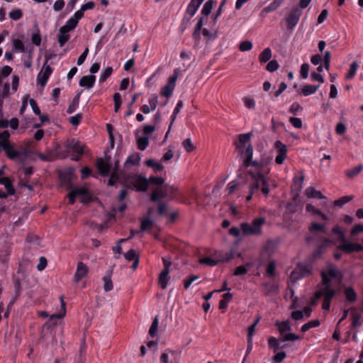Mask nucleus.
Returning a JSON list of instances; mask_svg holds the SVG:
<instances>
[{
	"label": "nucleus",
	"instance_id": "nucleus-1",
	"mask_svg": "<svg viewBox=\"0 0 363 363\" xmlns=\"http://www.w3.org/2000/svg\"><path fill=\"white\" fill-rule=\"evenodd\" d=\"M266 219L264 217H259L253 219L251 224L242 223L240 228L232 227L229 230V234L234 237H239L242 232L244 236L256 235L262 234V225L265 223Z\"/></svg>",
	"mask_w": 363,
	"mask_h": 363
},
{
	"label": "nucleus",
	"instance_id": "nucleus-2",
	"mask_svg": "<svg viewBox=\"0 0 363 363\" xmlns=\"http://www.w3.org/2000/svg\"><path fill=\"white\" fill-rule=\"evenodd\" d=\"M107 152L108 150L104 151L105 160L102 157H99L96 160V166L99 173L103 177H108L112 168V164L110 162L111 156L107 155Z\"/></svg>",
	"mask_w": 363,
	"mask_h": 363
},
{
	"label": "nucleus",
	"instance_id": "nucleus-3",
	"mask_svg": "<svg viewBox=\"0 0 363 363\" xmlns=\"http://www.w3.org/2000/svg\"><path fill=\"white\" fill-rule=\"evenodd\" d=\"M312 267L308 264L299 263L296 267L292 271L291 274V279L292 281H296L306 277L311 274Z\"/></svg>",
	"mask_w": 363,
	"mask_h": 363
},
{
	"label": "nucleus",
	"instance_id": "nucleus-4",
	"mask_svg": "<svg viewBox=\"0 0 363 363\" xmlns=\"http://www.w3.org/2000/svg\"><path fill=\"white\" fill-rule=\"evenodd\" d=\"M302 13V10L298 6H296L291 9L290 13L285 18L288 30H292L294 28V27L298 23Z\"/></svg>",
	"mask_w": 363,
	"mask_h": 363
},
{
	"label": "nucleus",
	"instance_id": "nucleus-5",
	"mask_svg": "<svg viewBox=\"0 0 363 363\" xmlns=\"http://www.w3.org/2000/svg\"><path fill=\"white\" fill-rule=\"evenodd\" d=\"M203 3L201 0H191L190 3L189 4L186 13L189 15V17H186V16H184L182 26V31L186 28V24L189 23L191 17L194 16L196 11L199 8L200 5Z\"/></svg>",
	"mask_w": 363,
	"mask_h": 363
},
{
	"label": "nucleus",
	"instance_id": "nucleus-6",
	"mask_svg": "<svg viewBox=\"0 0 363 363\" xmlns=\"http://www.w3.org/2000/svg\"><path fill=\"white\" fill-rule=\"evenodd\" d=\"M3 150L5 152L6 156L11 160L19 159L24 160L27 157V150H24L23 152H20L15 149L13 145L11 143L4 147Z\"/></svg>",
	"mask_w": 363,
	"mask_h": 363
},
{
	"label": "nucleus",
	"instance_id": "nucleus-7",
	"mask_svg": "<svg viewBox=\"0 0 363 363\" xmlns=\"http://www.w3.org/2000/svg\"><path fill=\"white\" fill-rule=\"evenodd\" d=\"M234 145L240 154L245 155V158L243 161L244 166L246 167H249L253 155V147L252 144L249 143L247 147L244 145L240 146L238 144Z\"/></svg>",
	"mask_w": 363,
	"mask_h": 363
},
{
	"label": "nucleus",
	"instance_id": "nucleus-8",
	"mask_svg": "<svg viewBox=\"0 0 363 363\" xmlns=\"http://www.w3.org/2000/svg\"><path fill=\"white\" fill-rule=\"evenodd\" d=\"M274 147L277 152V155L275 158V162L277 164H282L285 160L287 155V147L280 140H277L274 143Z\"/></svg>",
	"mask_w": 363,
	"mask_h": 363
},
{
	"label": "nucleus",
	"instance_id": "nucleus-9",
	"mask_svg": "<svg viewBox=\"0 0 363 363\" xmlns=\"http://www.w3.org/2000/svg\"><path fill=\"white\" fill-rule=\"evenodd\" d=\"M65 146L67 149L72 150L74 154H76V155L72 157V160L74 161L79 160L81 155H82L84 153L83 145L81 144V143L72 140L71 141L67 142Z\"/></svg>",
	"mask_w": 363,
	"mask_h": 363
},
{
	"label": "nucleus",
	"instance_id": "nucleus-10",
	"mask_svg": "<svg viewBox=\"0 0 363 363\" xmlns=\"http://www.w3.org/2000/svg\"><path fill=\"white\" fill-rule=\"evenodd\" d=\"M342 244L337 247V249L344 252L345 253L350 254L353 252L363 251V246L358 243H352L346 239V241H342Z\"/></svg>",
	"mask_w": 363,
	"mask_h": 363
},
{
	"label": "nucleus",
	"instance_id": "nucleus-11",
	"mask_svg": "<svg viewBox=\"0 0 363 363\" xmlns=\"http://www.w3.org/2000/svg\"><path fill=\"white\" fill-rule=\"evenodd\" d=\"M133 184L138 191H146L149 182L146 177L136 174L133 177Z\"/></svg>",
	"mask_w": 363,
	"mask_h": 363
},
{
	"label": "nucleus",
	"instance_id": "nucleus-12",
	"mask_svg": "<svg viewBox=\"0 0 363 363\" xmlns=\"http://www.w3.org/2000/svg\"><path fill=\"white\" fill-rule=\"evenodd\" d=\"M168 195V189H164V187L156 188L152 191L150 199L151 202L156 203L165 199Z\"/></svg>",
	"mask_w": 363,
	"mask_h": 363
},
{
	"label": "nucleus",
	"instance_id": "nucleus-13",
	"mask_svg": "<svg viewBox=\"0 0 363 363\" xmlns=\"http://www.w3.org/2000/svg\"><path fill=\"white\" fill-rule=\"evenodd\" d=\"M88 271L89 269L87 266L82 262H79L74 276V281L77 283L79 282L86 276Z\"/></svg>",
	"mask_w": 363,
	"mask_h": 363
},
{
	"label": "nucleus",
	"instance_id": "nucleus-14",
	"mask_svg": "<svg viewBox=\"0 0 363 363\" xmlns=\"http://www.w3.org/2000/svg\"><path fill=\"white\" fill-rule=\"evenodd\" d=\"M52 72V69L49 65H47L46 67L44 66L43 72H40L37 76L38 83L40 84L42 86H45Z\"/></svg>",
	"mask_w": 363,
	"mask_h": 363
},
{
	"label": "nucleus",
	"instance_id": "nucleus-15",
	"mask_svg": "<svg viewBox=\"0 0 363 363\" xmlns=\"http://www.w3.org/2000/svg\"><path fill=\"white\" fill-rule=\"evenodd\" d=\"M331 240L328 238H323V243L319 245L313 252L312 257L313 259H316L322 255L325 248L331 243Z\"/></svg>",
	"mask_w": 363,
	"mask_h": 363
},
{
	"label": "nucleus",
	"instance_id": "nucleus-16",
	"mask_svg": "<svg viewBox=\"0 0 363 363\" xmlns=\"http://www.w3.org/2000/svg\"><path fill=\"white\" fill-rule=\"evenodd\" d=\"M96 77L93 74L83 76L79 82L80 86L91 88L94 85Z\"/></svg>",
	"mask_w": 363,
	"mask_h": 363
},
{
	"label": "nucleus",
	"instance_id": "nucleus-17",
	"mask_svg": "<svg viewBox=\"0 0 363 363\" xmlns=\"http://www.w3.org/2000/svg\"><path fill=\"white\" fill-rule=\"evenodd\" d=\"M169 269L162 270L159 275V284L162 289H165L167 286L168 282L170 279Z\"/></svg>",
	"mask_w": 363,
	"mask_h": 363
},
{
	"label": "nucleus",
	"instance_id": "nucleus-18",
	"mask_svg": "<svg viewBox=\"0 0 363 363\" xmlns=\"http://www.w3.org/2000/svg\"><path fill=\"white\" fill-rule=\"evenodd\" d=\"M112 272V269L108 270L103 277L104 289L105 291H110L113 288V282L111 280Z\"/></svg>",
	"mask_w": 363,
	"mask_h": 363
},
{
	"label": "nucleus",
	"instance_id": "nucleus-19",
	"mask_svg": "<svg viewBox=\"0 0 363 363\" xmlns=\"http://www.w3.org/2000/svg\"><path fill=\"white\" fill-rule=\"evenodd\" d=\"M0 184L4 185L6 190V194L9 195H14L16 193V190L12 184L11 180L9 177H2L0 179Z\"/></svg>",
	"mask_w": 363,
	"mask_h": 363
},
{
	"label": "nucleus",
	"instance_id": "nucleus-20",
	"mask_svg": "<svg viewBox=\"0 0 363 363\" xmlns=\"http://www.w3.org/2000/svg\"><path fill=\"white\" fill-rule=\"evenodd\" d=\"M13 284H14V291H15V295L11 301L9 303L8 307L11 306L14 302L16 301V299L20 296L21 294V280L18 278H13Z\"/></svg>",
	"mask_w": 363,
	"mask_h": 363
},
{
	"label": "nucleus",
	"instance_id": "nucleus-21",
	"mask_svg": "<svg viewBox=\"0 0 363 363\" xmlns=\"http://www.w3.org/2000/svg\"><path fill=\"white\" fill-rule=\"evenodd\" d=\"M306 195L308 198H316L319 199H325L326 197L320 191L313 186L308 187L305 191Z\"/></svg>",
	"mask_w": 363,
	"mask_h": 363
},
{
	"label": "nucleus",
	"instance_id": "nucleus-22",
	"mask_svg": "<svg viewBox=\"0 0 363 363\" xmlns=\"http://www.w3.org/2000/svg\"><path fill=\"white\" fill-rule=\"evenodd\" d=\"M77 24L78 23H77V21L75 19H72L70 18L67 20L65 25H64L59 29V32L69 33V31L74 30L77 27Z\"/></svg>",
	"mask_w": 363,
	"mask_h": 363
},
{
	"label": "nucleus",
	"instance_id": "nucleus-23",
	"mask_svg": "<svg viewBox=\"0 0 363 363\" xmlns=\"http://www.w3.org/2000/svg\"><path fill=\"white\" fill-rule=\"evenodd\" d=\"M346 300L350 303H354L357 301V295L354 289L351 286L345 289Z\"/></svg>",
	"mask_w": 363,
	"mask_h": 363
},
{
	"label": "nucleus",
	"instance_id": "nucleus-24",
	"mask_svg": "<svg viewBox=\"0 0 363 363\" xmlns=\"http://www.w3.org/2000/svg\"><path fill=\"white\" fill-rule=\"evenodd\" d=\"M319 87L320 85L306 84L302 87L301 94L305 96H309L315 93Z\"/></svg>",
	"mask_w": 363,
	"mask_h": 363
},
{
	"label": "nucleus",
	"instance_id": "nucleus-25",
	"mask_svg": "<svg viewBox=\"0 0 363 363\" xmlns=\"http://www.w3.org/2000/svg\"><path fill=\"white\" fill-rule=\"evenodd\" d=\"M252 135V133L240 134L238 135V139L235 141L234 144H238L239 146L242 145H246L247 144L248 145L250 143V142Z\"/></svg>",
	"mask_w": 363,
	"mask_h": 363
},
{
	"label": "nucleus",
	"instance_id": "nucleus-26",
	"mask_svg": "<svg viewBox=\"0 0 363 363\" xmlns=\"http://www.w3.org/2000/svg\"><path fill=\"white\" fill-rule=\"evenodd\" d=\"M74 194L77 196H82L86 198V200H83L82 202H88L90 201V196L89 191L86 187L80 186L77 187L72 190Z\"/></svg>",
	"mask_w": 363,
	"mask_h": 363
},
{
	"label": "nucleus",
	"instance_id": "nucleus-27",
	"mask_svg": "<svg viewBox=\"0 0 363 363\" xmlns=\"http://www.w3.org/2000/svg\"><path fill=\"white\" fill-rule=\"evenodd\" d=\"M284 0H274L267 6L263 9V12L270 13L278 9V8L282 4Z\"/></svg>",
	"mask_w": 363,
	"mask_h": 363
},
{
	"label": "nucleus",
	"instance_id": "nucleus-28",
	"mask_svg": "<svg viewBox=\"0 0 363 363\" xmlns=\"http://www.w3.org/2000/svg\"><path fill=\"white\" fill-rule=\"evenodd\" d=\"M272 57V50L269 48H267L259 55V61L261 63H265Z\"/></svg>",
	"mask_w": 363,
	"mask_h": 363
},
{
	"label": "nucleus",
	"instance_id": "nucleus-29",
	"mask_svg": "<svg viewBox=\"0 0 363 363\" xmlns=\"http://www.w3.org/2000/svg\"><path fill=\"white\" fill-rule=\"evenodd\" d=\"M275 325L278 328L279 332L281 334H284L286 332H289L291 330V327L289 321L279 322L277 321Z\"/></svg>",
	"mask_w": 363,
	"mask_h": 363
},
{
	"label": "nucleus",
	"instance_id": "nucleus-30",
	"mask_svg": "<svg viewBox=\"0 0 363 363\" xmlns=\"http://www.w3.org/2000/svg\"><path fill=\"white\" fill-rule=\"evenodd\" d=\"M249 174L252 176L254 181L250 186V192H251V194H255V193L258 192V190L259 189V179H257L255 174L252 172H249Z\"/></svg>",
	"mask_w": 363,
	"mask_h": 363
},
{
	"label": "nucleus",
	"instance_id": "nucleus-31",
	"mask_svg": "<svg viewBox=\"0 0 363 363\" xmlns=\"http://www.w3.org/2000/svg\"><path fill=\"white\" fill-rule=\"evenodd\" d=\"M138 148L142 151L145 150L149 145V138L147 136L137 137Z\"/></svg>",
	"mask_w": 363,
	"mask_h": 363
},
{
	"label": "nucleus",
	"instance_id": "nucleus-32",
	"mask_svg": "<svg viewBox=\"0 0 363 363\" xmlns=\"http://www.w3.org/2000/svg\"><path fill=\"white\" fill-rule=\"evenodd\" d=\"M145 164L148 167H151V168H154L156 171L157 172H160V171H162L163 169H164V166L155 161L154 160L152 159H149V160H147L145 162Z\"/></svg>",
	"mask_w": 363,
	"mask_h": 363
},
{
	"label": "nucleus",
	"instance_id": "nucleus-33",
	"mask_svg": "<svg viewBox=\"0 0 363 363\" xmlns=\"http://www.w3.org/2000/svg\"><path fill=\"white\" fill-rule=\"evenodd\" d=\"M10 133L8 130H4L0 133V147L3 149L5 145L10 144Z\"/></svg>",
	"mask_w": 363,
	"mask_h": 363
},
{
	"label": "nucleus",
	"instance_id": "nucleus-34",
	"mask_svg": "<svg viewBox=\"0 0 363 363\" xmlns=\"http://www.w3.org/2000/svg\"><path fill=\"white\" fill-rule=\"evenodd\" d=\"M280 342H283L281 339H277L274 337H270L268 339L269 347L273 349L274 352L280 349Z\"/></svg>",
	"mask_w": 363,
	"mask_h": 363
},
{
	"label": "nucleus",
	"instance_id": "nucleus-35",
	"mask_svg": "<svg viewBox=\"0 0 363 363\" xmlns=\"http://www.w3.org/2000/svg\"><path fill=\"white\" fill-rule=\"evenodd\" d=\"M215 3L216 1L213 0L207 1L201 10V13L204 16H208L211 13L213 4Z\"/></svg>",
	"mask_w": 363,
	"mask_h": 363
},
{
	"label": "nucleus",
	"instance_id": "nucleus-36",
	"mask_svg": "<svg viewBox=\"0 0 363 363\" xmlns=\"http://www.w3.org/2000/svg\"><path fill=\"white\" fill-rule=\"evenodd\" d=\"M79 98H80V93L77 94L74 97L72 104H70L67 108V113L71 114L75 111L77 107L79 106Z\"/></svg>",
	"mask_w": 363,
	"mask_h": 363
},
{
	"label": "nucleus",
	"instance_id": "nucleus-37",
	"mask_svg": "<svg viewBox=\"0 0 363 363\" xmlns=\"http://www.w3.org/2000/svg\"><path fill=\"white\" fill-rule=\"evenodd\" d=\"M60 179L63 184H69L72 182V172H64L60 174Z\"/></svg>",
	"mask_w": 363,
	"mask_h": 363
},
{
	"label": "nucleus",
	"instance_id": "nucleus-38",
	"mask_svg": "<svg viewBox=\"0 0 363 363\" xmlns=\"http://www.w3.org/2000/svg\"><path fill=\"white\" fill-rule=\"evenodd\" d=\"M109 179L108 181V185L111 186H113L116 185V182L119 181L120 179V173L116 172V171L110 172L109 174Z\"/></svg>",
	"mask_w": 363,
	"mask_h": 363
},
{
	"label": "nucleus",
	"instance_id": "nucleus-39",
	"mask_svg": "<svg viewBox=\"0 0 363 363\" xmlns=\"http://www.w3.org/2000/svg\"><path fill=\"white\" fill-rule=\"evenodd\" d=\"M352 196H345L334 201V206L338 207H342L345 204L350 202L353 199Z\"/></svg>",
	"mask_w": 363,
	"mask_h": 363
},
{
	"label": "nucleus",
	"instance_id": "nucleus-40",
	"mask_svg": "<svg viewBox=\"0 0 363 363\" xmlns=\"http://www.w3.org/2000/svg\"><path fill=\"white\" fill-rule=\"evenodd\" d=\"M320 325V321L318 320H313L308 321L301 326V331L303 333L307 332L309 329L315 327H318Z\"/></svg>",
	"mask_w": 363,
	"mask_h": 363
},
{
	"label": "nucleus",
	"instance_id": "nucleus-41",
	"mask_svg": "<svg viewBox=\"0 0 363 363\" xmlns=\"http://www.w3.org/2000/svg\"><path fill=\"white\" fill-rule=\"evenodd\" d=\"M220 258L218 259H214L209 257H205L200 259L199 262L201 264H204L211 267H214L220 262Z\"/></svg>",
	"mask_w": 363,
	"mask_h": 363
},
{
	"label": "nucleus",
	"instance_id": "nucleus-42",
	"mask_svg": "<svg viewBox=\"0 0 363 363\" xmlns=\"http://www.w3.org/2000/svg\"><path fill=\"white\" fill-rule=\"evenodd\" d=\"M113 68L111 67H106L101 73L99 82H104L112 74Z\"/></svg>",
	"mask_w": 363,
	"mask_h": 363
},
{
	"label": "nucleus",
	"instance_id": "nucleus-43",
	"mask_svg": "<svg viewBox=\"0 0 363 363\" xmlns=\"http://www.w3.org/2000/svg\"><path fill=\"white\" fill-rule=\"evenodd\" d=\"M140 160V154L138 152L133 153L130 155L125 161V164H131L133 165H136L139 164Z\"/></svg>",
	"mask_w": 363,
	"mask_h": 363
},
{
	"label": "nucleus",
	"instance_id": "nucleus-44",
	"mask_svg": "<svg viewBox=\"0 0 363 363\" xmlns=\"http://www.w3.org/2000/svg\"><path fill=\"white\" fill-rule=\"evenodd\" d=\"M61 308L62 312L59 313H54L51 315V318H62L65 315L66 308H65V303L64 301V296H61L60 298Z\"/></svg>",
	"mask_w": 363,
	"mask_h": 363
},
{
	"label": "nucleus",
	"instance_id": "nucleus-45",
	"mask_svg": "<svg viewBox=\"0 0 363 363\" xmlns=\"http://www.w3.org/2000/svg\"><path fill=\"white\" fill-rule=\"evenodd\" d=\"M363 169V164H359L357 167L347 171L346 175L349 178H353L357 176Z\"/></svg>",
	"mask_w": 363,
	"mask_h": 363
},
{
	"label": "nucleus",
	"instance_id": "nucleus-46",
	"mask_svg": "<svg viewBox=\"0 0 363 363\" xmlns=\"http://www.w3.org/2000/svg\"><path fill=\"white\" fill-rule=\"evenodd\" d=\"M152 225H153V221L149 217L144 218L141 221L140 230L141 231L147 230Z\"/></svg>",
	"mask_w": 363,
	"mask_h": 363
},
{
	"label": "nucleus",
	"instance_id": "nucleus-47",
	"mask_svg": "<svg viewBox=\"0 0 363 363\" xmlns=\"http://www.w3.org/2000/svg\"><path fill=\"white\" fill-rule=\"evenodd\" d=\"M158 324H159V318H158V316H156L154 318V320L151 324V326L150 328V330H149V335L152 337H154L156 335V333H157V330L158 328Z\"/></svg>",
	"mask_w": 363,
	"mask_h": 363
},
{
	"label": "nucleus",
	"instance_id": "nucleus-48",
	"mask_svg": "<svg viewBox=\"0 0 363 363\" xmlns=\"http://www.w3.org/2000/svg\"><path fill=\"white\" fill-rule=\"evenodd\" d=\"M324 299L331 301L333 297L336 294V291L334 289L330 288H324Z\"/></svg>",
	"mask_w": 363,
	"mask_h": 363
},
{
	"label": "nucleus",
	"instance_id": "nucleus-49",
	"mask_svg": "<svg viewBox=\"0 0 363 363\" xmlns=\"http://www.w3.org/2000/svg\"><path fill=\"white\" fill-rule=\"evenodd\" d=\"M264 294L265 295L268 296L272 293H275L278 290V286L275 284H270V283H265L264 284Z\"/></svg>",
	"mask_w": 363,
	"mask_h": 363
},
{
	"label": "nucleus",
	"instance_id": "nucleus-50",
	"mask_svg": "<svg viewBox=\"0 0 363 363\" xmlns=\"http://www.w3.org/2000/svg\"><path fill=\"white\" fill-rule=\"evenodd\" d=\"M174 87L171 86L170 84H166L161 90V92L160 94L167 97V98H169L172 95V93H173V91H174Z\"/></svg>",
	"mask_w": 363,
	"mask_h": 363
},
{
	"label": "nucleus",
	"instance_id": "nucleus-51",
	"mask_svg": "<svg viewBox=\"0 0 363 363\" xmlns=\"http://www.w3.org/2000/svg\"><path fill=\"white\" fill-rule=\"evenodd\" d=\"M357 67H358V65L356 62H353L350 65L349 72L346 75L347 79H351L354 77V75L357 72Z\"/></svg>",
	"mask_w": 363,
	"mask_h": 363
},
{
	"label": "nucleus",
	"instance_id": "nucleus-52",
	"mask_svg": "<svg viewBox=\"0 0 363 363\" xmlns=\"http://www.w3.org/2000/svg\"><path fill=\"white\" fill-rule=\"evenodd\" d=\"M332 233L338 236L340 241H346V238L345 236L344 232L342 230L339 225H335L332 229Z\"/></svg>",
	"mask_w": 363,
	"mask_h": 363
},
{
	"label": "nucleus",
	"instance_id": "nucleus-53",
	"mask_svg": "<svg viewBox=\"0 0 363 363\" xmlns=\"http://www.w3.org/2000/svg\"><path fill=\"white\" fill-rule=\"evenodd\" d=\"M321 284L324 286V288L331 287V278L327 276L325 271L321 272Z\"/></svg>",
	"mask_w": 363,
	"mask_h": 363
},
{
	"label": "nucleus",
	"instance_id": "nucleus-54",
	"mask_svg": "<svg viewBox=\"0 0 363 363\" xmlns=\"http://www.w3.org/2000/svg\"><path fill=\"white\" fill-rule=\"evenodd\" d=\"M9 17L13 21H18L23 16V12L20 9H16L11 11L9 13Z\"/></svg>",
	"mask_w": 363,
	"mask_h": 363
},
{
	"label": "nucleus",
	"instance_id": "nucleus-55",
	"mask_svg": "<svg viewBox=\"0 0 363 363\" xmlns=\"http://www.w3.org/2000/svg\"><path fill=\"white\" fill-rule=\"evenodd\" d=\"M182 145L187 152H191L196 148L190 138L185 139L182 143Z\"/></svg>",
	"mask_w": 363,
	"mask_h": 363
},
{
	"label": "nucleus",
	"instance_id": "nucleus-56",
	"mask_svg": "<svg viewBox=\"0 0 363 363\" xmlns=\"http://www.w3.org/2000/svg\"><path fill=\"white\" fill-rule=\"evenodd\" d=\"M250 263H247L246 265H240L235 268L234 271V275L235 276H241L245 275L247 273V269L246 266H250Z\"/></svg>",
	"mask_w": 363,
	"mask_h": 363
},
{
	"label": "nucleus",
	"instance_id": "nucleus-57",
	"mask_svg": "<svg viewBox=\"0 0 363 363\" xmlns=\"http://www.w3.org/2000/svg\"><path fill=\"white\" fill-rule=\"evenodd\" d=\"M157 213L160 216H165L167 215V203L160 201L157 207Z\"/></svg>",
	"mask_w": 363,
	"mask_h": 363
},
{
	"label": "nucleus",
	"instance_id": "nucleus-58",
	"mask_svg": "<svg viewBox=\"0 0 363 363\" xmlns=\"http://www.w3.org/2000/svg\"><path fill=\"white\" fill-rule=\"evenodd\" d=\"M113 101H114V111L115 112H118L121 108L122 101L121 96L119 93H115L113 94Z\"/></svg>",
	"mask_w": 363,
	"mask_h": 363
},
{
	"label": "nucleus",
	"instance_id": "nucleus-59",
	"mask_svg": "<svg viewBox=\"0 0 363 363\" xmlns=\"http://www.w3.org/2000/svg\"><path fill=\"white\" fill-rule=\"evenodd\" d=\"M70 35L68 33H60L58 36V43L60 47H62L69 39Z\"/></svg>",
	"mask_w": 363,
	"mask_h": 363
},
{
	"label": "nucleus",
	"instance_id": "nucleus-60",
	"mask_svg": "<svg viewBox=\"0 0 363 363\" xmlns=\"http://www.w3.org/2000/svg\"><path fill=\"white\" fill-rule=\"evenodd\" d=\"M85 347L82 345L80 347L78 357L75 359V363H84L85 361Z\"/></svg>",
	"mask_w": 363,
	"mask_h": 363
},
{
	"label": "nucleus",
	"instance_id": "nucleus-61",
	"mask_svg": "<svg viewBox=\"0 0 363 363\" xmlns=\"http://www.w3.org/2000/svg\"><path fill=\"white\" fill-rule=\"evenodd\" d=\"M252 48V43L249 40H244L240 43L239 49L242 52L249 51Z\"/></svg>",
	"mask_w": 363,
	"mask_h": 363
},
{
	"label": "nucleus",
	"instance_id": "nucleus-62",
	"mask_svg": "<svg viewBox=\"0 0 363 363\" xmlns=\"http://www.w3.org/2000/svg\"><path fill=\"white\" fill-rule=\"evenodd\" d=\"M13 45L15 50H18L21 52H24L26 50L25 46L23 42L19 39L13 40Z\"/></svg>",
	"mask_w": 363,
	"mask_h": 363
},
{
	"label": "nucleus",
	"instance_id": "nucleus-63",
	"mask_svg": "<svg viewBox=\"0 0 363 363\" xmlns=\"http://www.w3.org/2000/svg\"><path fill=\"white\" fill-rule=\"evenodd\" d=\"M279 67V63L277 60H271L266 66V69L268 72H273L277 70Z\"/></svg>",
	"mask_w": 363,
	"mask_h": 363
},
{
	"label": "nucleus",
	"instance_id": "nucleus-64",
	"mask_svg": "<svg viewBox=\"0 0 363 363\" xmlns=\"http://www.w3.org/2000/svg\"><path fill=\"white\" fill-rule=\"evenodd\" d=\"M148 182L153 184L155 185H162L164 183V179L162 177H155L151 176L149 179H147Z\"/></svg>",
	"mask_w": 363,
	"mask_h": 363
}]
</instances>
